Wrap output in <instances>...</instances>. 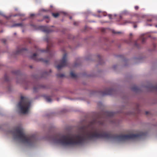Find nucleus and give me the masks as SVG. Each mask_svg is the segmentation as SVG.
I'll use <instances>...</instances> for the list:
<instances>
[{"label":"nucleus","instance_id":"obj_23","mask_svg":"<svg viewBox=\"0 0 157 157\" xmlns=\"http://www.w3.org/2000/svg\"><path fill=\"white\" fill-rule=\"evenodd\" d=\"M132 42V40L131 39H129L128 42H127L128 44H130Z\"/></svg>","mask_w":157,"mask_h":157},{"label":"nucleus","instance_id":"obj_29","mask_svg":"<svg viewBox=\"0 0 157 157\" xmlns=\"http://www.w3.org/2000/svg\"><path fill=\"white\" fill-rule=\"evenodd\" d=\"M49 17L48 16H45L44 17V18H48Z\"/></svg>","mask_w":157,"mask_h":157},{"label":"nucleus","instance_id":"obj_13","mask_svg":"<svg viewBox=\"0 0 157 157\" xmlns=\"http://www.w3.org/2000/svg\"><path fill=\"white\" fill-rule=\"evenodd\" d=\"M23 26V24L22 23H16L13 24L12 25L11 27H14L16 26H20L22 27Z\"/></svg>","mask_w":157,"mask_h":157},{"label":"nucleus","instance_id":"obj_39","mask_svg":"<svg viewBox=\"0 0 157 157\" xmlns=\"http://www.w3.org/2000/svg\"><path fill=\"white\" fill-rule=\"evenodd\" d=\"M101 16H100V15H98L97 16V17H101Z\"/></svg>","mask_w":157,"mask_h":157},{"label":"nucleus","instance_id":"obj_51","mask_svg":"<svg viewBox=\"0 0 157 157\" xmlns=\"http://www.w3.org/2000/svg\"><path fill=\"white\" fill-rule=\"evenodd\" d=\"M14 34V35H16V33H15Z\"/></svg>","mask_w":157,"mask_h":157},{"label":"nucleus","instance_id":"obj_24","mask_svg":"<svg viewBox=\"0 0 157 157\" xmlns=\"http://www.w3.org/2000/svg\"><path fill=\"white\" fill-rule=\"evenodd\" d=\"M2 41L3 43H5L6 42V40L5 39H3Z\"/></svg>","mask_w":157,"mask_h":157},{"label":"nucleus","instance_id":"obj_48","mask_svg":"<svg viewBox=\"0 0 157 157\" xmlns=\"http://www.w3.org/2000/svg\"><path fill=\"white\" fill-rule=\"evenodd\" d=\"M50 72H51V70H50Z\"/></svg>","mask_w":157,"mask_h":157},{"label":"nucleus","instance_id":"obj_7","mask_svg":"<svg viewBox=\"0 0 157 157\" xmlns=\"http://www.w3.org/2000/svg\"><path fill=\"white\" fill-rule=\"evenodd\" d=\"M115 90L113 89H107L106 90L102 93L103 96L105 95H111L114 94Z\"/></svg>","mask_w":157,"mask_h":157},{"label":"nucleus","instance_id":"obj_3","mask_svg":"<svg viewBox=\"0 0 157 157\" xmlns=\"http://www.w3.org/2000/svg\"><path fill=\"white\" fill-rule=\"evenodd\" d=\"M30 106V103L29 99L26 98L21 96V100L17 105L21 112L23 114H26L28 112Z\"/></svg>","mask_w":157,"mask_h":157},{"label":"nucleus","instance_id":"obj_30","mask_svg":"<svg viewBox=\"0 0 157 157\" xmlns=\"http://www.w3.org/2000/svg\"><path fill=\"white\" fill-rule=\"evenodd\" d=\"M34 16V14H31L30 15V16L31 17H32Z\"/></svg>","mask_w":157,"mask_h":157},{"label":"nucleus","instance_id":"obj_32","mask_svg":"<svg viewBox=\"0 0 157 157\" xmlns=\"http://www.w3.org/2000/svg\"><path fill=\"white\" fill-rule=\"evenodd\" d=\"M109 17L110 19H111V17H112L111 15H109Z\"/></svg>","mask_w":157,"mask_h":157},{"label":"nucleus","instance_id":"obj_1","mask_svg":"<svg viewBox=\"0 0 157 157\" xmlns=\"http://www.w3.org/2000/svg\"><path fill=\"white\" fill-rule=\"evenodd\" d=\"M96 123V120H94L88 125H83L80 127L79 134L74 137L67 135L59 136L56 134L53 136V140L55 143L63 146L68 147L82 144L86 140H93L102 138L113 139L120 141L129 140V135H118L102 132L98 129H94L93 125Z\"/></svg>","mask_w":157,"mask_h":157},{"label":"nucleus","instance_id":"obj_14","mask_svg":"<svg viewBox=\"0 0 157 157\" xmlns=\"http://www.w3.org/2000/svg\"><path fill=\"white\" fill-rule=\"evenodd\" d=\"M46 101L48 102H51L52 99L50 96H46L45 97Z\"/></svg>","mask_w":157,"mask_h":157},{"label":"nucleus","instance_id":"obj_9","mask_svg":"<svg viewBox=\"0 0 157 157\" xmlns=\"http://www.w3.org/2000/svg\"><path fill=\"white\" fill-rule=\"evenodd\" d=\"M105 115L109 117H111L114 115V113L112 112L107 111L105 113Z\"/></svg>","mask_w":157,"mask_h":157},{"label":"nucleus","instance_id":"obj_12","mask_svg":"<svg viewBox=\"0 0 157 157\" xmlns=\"http://www.w3.org/2000/svg\"><path fill=\"white\" fill-rule=\"evenodd\" d=\"M43 87V86L41 85H37L36 86H34L33 87V90L35 92H36L37 91V90L38 89L40 88Z\"/></svg>","mask_w":157,"mask_h":157},{"label":"nucleus","instance_id":"obj_33","mask_svg":"<svg viewBox=\"0 0 157 157\" xmlns=\"http://www.w3.org/2000/svg\"><path fill=\"white\" fill-rule=\"evenodd\" d=\"M133 27L134 28H136L137 27V25H134Z\"/></svg>","mask_w":157,"mask_h":157},{"label":"nucleus","instance_id":"obj_6","mask_svg":"<svg viewBox=\"0 0 157 157\" xmlns=\"http://www.w3.org/2000/svg\"><path fill=\"white\" fill-rule=\"evenodd\" d=\"M37 54L36 53H35L31 56V58L32 59L36 61H40L43 62L46 64L48 63L49 62V61L48 60H45L43 58L38 59L37 58Z\"/></svg>","mask_w":157,"mask_h":157},{"label":"nucleus","instance_id":"obj_10","mask_svg":"<svg viewBox=\"0 0 157 157\" xmlns=\"http://www.w3.org/2000/svg\"><path fill=\"white\" fill-rule=\"evenodd\" d=\"M26 50L25 48H22L21 49H18L15 52V54L18 55L21 54L23 51Z\"/></svg>","mask_w":157,"mask_h":157},{"label":"nucleus","instance_id":"obj_18","mask_svg":"<svg viewBox=\"0 0 157 157\" xmlns=\"http://www.w3.org/2000/svg\"><path fill=\"white\" fill-rule=\"evenodd\" d=\"M57 76L58 77L62 78L63 77L64 75L63 74H59L57 75Z\"/></svg>","mask_w":157,"mask_h":157},{"label":"nucleus","instance_id":"obj_17","mask_svg":"<svg viewBox=\"0 0 157 157\" xmlns=\"http://www.w3.org/2000/svg\"><path fill=\"white\" fill-rule=\"evenodd\" d=\"M132 23V22L130 21L129 20H125L124 21L123 23L122 24L123 25H125L127 23Z\"/></svg>","mask_w":157,"mask_h":157},{"label":"nucleus","instance_id":"obj_15","mask_svg":"<svg viewBox=\"0 0 157 157\" xmlns=\"http://www.w3.org/2000/svg\"><path fill=\"white\" fill-rule=\"evenodd\" d=\"M71 76L72 78H75L77 77V75L74 73L73 72H71L70 73Z\"/></svg>","mask_w":157,"mask_h":157},{"label":"nucleus","instance_id":"obj_45","mask_svg":"<svg viewBox=\"0 0 157 157\" xmlns=\"http://www.w3.org/2000/svg\"><path fill=\"white\" fill-rule=\"evenodd\" d=\"M98 57H99V58H100V56H98Z\"/></svg>","mask_w":157,"mask_h":157},{"label":"nucleus","instance_id":"obj_36","mask_svg":"<svg viewBox=\"0 0 157 157\" xmlns=\"http://www.w3.org/2000/svg\"><path fill=\"white\" fill-rule=\"evenodd\" d=\"M152 21V20L151 19L147 20V21Z\"/></svg>","mask_w":157,"mask_h":157},{"label":"nucleus","instance_id":"obj_44","mask_svg":"<svg viewBox=\"0 0 157 157\" xmlns=\"http://www.w3.org/2000/svg\"><path fill=\"white\" fill-rule=\"evenodd\" d=\"M71 18H72L71 17H70V19H71Z\"/></svg>","mask_w":157,"mask_h":157},{"label":"nucleus","instance_id":"obj_46","mask_svg":"<svg viewBox=\"0 0 157 157\" xmlns=\"http://www.w3.org/2000/svg\"><path fill=\"white\" fill-rule=\"evenodd\" d=\"M132 34H131H131H130V36H132Z\"/></svg>","mask_w":157,"mask_h":157},{"label":"nucleus","instance_id":"obj_31","mask_svg":"<svg viewBox=\"0 0 157 157\" xmlns=\"http://www.w3.org/2000/svg\"><path fill=\"white\" fill-rule=\"evenodd\" d=\"M105 29H104V28H103L101 29V31L102 32H104L105 31Z\"/></svg>","mask_w":157,"mask_h":157},{"label":"nucleus","instance_id":"obj_4","mask_svg":"<svg viewBox=\"0 0 157 157\" xmlns=\"http://www.w3.org/2000/svg\"><path fill=\"white\" fill-rule=\"evenodd\" d=\"M44 40L48 43L47 44V47L46 49V50H43V49H39L36 46L35 48L36 49V52H48L49 55V56L50 57H52L53 55V53L52 51L50 49V46L49 45V38L48 36H46V37L44 38Z\"/></svg>","mask_w":157,"mask_h":157},{"label":"nucleus","instance_id":"obj_5","mask_svg":"<svg viewBox=\"0 0 157 157\" xmlns=\"http://www.w3.org/2000/svg\"><path fill=\"white\" fill-rule=\"evenodd\" d=\"M67 57V54L65 53L63 56L62 59L60 60V63L56 67L58 70H60L62 68L67 66L68 63Z\"/></svg>","mask_w":157,"mask_h":157},{"label":"nucleus","instance_id":"obj_37","mask_svg":"<svg viewBox=\"0 0 157 157\" xmlns=\"http://www.w3.org/2000/svg\"><path fill=\"white\" fill-rule=\"evenodd\" d=\"M42 10L43 11H47V10H45L44 9H42Z\"/></svg>","mask_w":157,"mask_h":157},{"label":"nucleus","instance_id":"obj_25","mask_svg":"<svg viewBox=\"0 0 157 157\" xmlns=\"http://www.w3.org/2000/svg\"><path fill=\"white\" fill-rule=\"evenodd\" d=\"M103 14V16H106V13H103V12H102L101 13V14Z\"/></svg>","mask_w":157,"mask_h":157},{"label":"nucleus","instance_id":"obj_22","mask_svg":"<svg viewBox=\"0 0 157 157\" xmlns=\"http://www.w3.org/2000/svg\"><path fill=\"white\" fill-rule=\"evenodd\" d=\"M134 45L136 47H138V44H137V43H136V41L135 42V43H134Z\"/></svg>","mask_w":157,"mask_h":157},{"label":"nucleus","instance_id":"obj_47","mask_svg":"<svg viewBox=\"0 0 157 157\" xmlns=\"http://www.w3.org/2000/svg\"><path fill=\"white\" fill-rule=\"evenodd\" d=\"M155 27H157V25H155Z\"/></svg>","mask_w":157,"mask_h":157},{"label":"nucleus","instance_id":"obj_8","mask_svg":"<svg viewBox=\"0 0 157 157\" xmlns=\"http://www.w3.org/2000/svg\"><path fill=\"white\" fill-rule=\"evenodd\" d=\"M39 28L40 29L42 30L43 31L47 33L52 32L53 31L52 30L48 29L46 26H40Z\"/></svg>","mask_w":157,"mask_h":157},{"label":"nucleus","instance_id":"obj_35","mask_svg":"<svg viewBox=\"0 0 157 157\" xmlns=\"http://www.w3.org/2000/svg\"><path fill=\"white\" fill-rule=\"evenodd\" d=\"M145 113L146 115H147L148 114L149 112L147 111H146V112Z\"/></svg>","mask_w":157,"mask_h":157},{"label":"nucleus","instance_id":"obj_2","mask_svg":"<svg viewBox=\"0 0 157 157\" xmlns=\"http://www.w3.org/2000/svg\"><path fill=\"white\" fill-rule=\"evenodd\" d=\"M14 139L19 140L22 143L29 146L33 145L36 142V139L35 136H29L26 135L23 128L17 127L12 132Z\"/></svg>","mask_w":157,"mask_h":157},{"label":"nucleus","instance_id":"obj_43","mask_svg":"<svg viewBox=\"0 0 157 157\" xmlns=\"http://www.w3.org/2000/svg\"><path fill=\"white\" fill-rule=\"evenodd\" d=\"M121 18H122L121 16H120V18L121 19Z\"/></svg>","mask_w":157,"mask_h":157},{"label":"nucleus","instance_id":"obj_19","mask_svg":"<svg viewBox=\"0 0 157 157\" xmlns=\"http://www.w3.org/2000/svg\"><path fill=\"white\" fill-rule=\"evenodd\" d=\"M138 89V87L136 86H134L132 88V90L134 91H136Z\"/></svg>","mask_w":157,"mask_h":157},{"label":"nucleus","instance_id":"obj_11","mask_svg":"<svg viewBox=\"0 0 157 157\" xmlns=\"http://www.w3.org/2000/svg\"><path fill=\"white\" fill-rule=\"evenodd\" d=\"M150 89L151 91H157V84L155 86H150Z\"/></svg>","mask_w":157,"mask_h":157},{"label":"nucleus","instance_id":"obj_42","mask_svg":"<svg viewBox=\"0 0 157 157\" xmlns=\"http://www.w3.org/2000/svg\"><path fill=\"white\" fill-rule=\"evenodd\" d=\"M0 15H2V13L1 12H0Z\"/></svg>","mask_w":157,"mask_h":157},{"label":"nucleus","instance_id":"obj_27","mask_svg":"<svg viewBox=\"0 0 157 157\" xmlns=\"http://www.w3.org/2000/svg\"><path fill=\"white\" fill-rule=\"evenodd\" d=\"M74 25H77L78 24V23L77 22H74Z\"/></svg>","mask_w":157,"mask_h":157},{"label":"nucleus","instance_id":"obj_50","mask_svg":"<svg viewBox=\"0 0 157 157\" xmlns=\"http://www.w3.org/2000/svg\"><path fill=\"white\" fill-rule=\"evenodd\" d=\"M17 16V15H14V16Z\"/></svg>","mask_w":157,"mask_h":157},{"label":"nucleus","instance_id":"obj_16","mask_svg":"<svg viewBox=\"0 0 157 157\" xmlns=\"http://www.w3.org/2000/svg\"><path fill=\"white\" fill-rule=\"evenodd\" d=\"M52 15L54 17L56 18L59 15V14L58 13H52Z\"/></svg>","mask_w":157,"mask_h":157},{"label":"nucleus","instance_id":"obj_40","mask_svg":"<svg viewBox=\"0 0 157 157\" xmlns=\"http://www.w3.org/2000/svg\"><path fill=\"white\" fill-rule=\"evenodd\" d=\"M30 67L31 68H32V66H30Z\"/></svg>","mask_w":157,"mask_h":157},{"label":"nucleus","instance_id":"obj_28","mask_svg":"<svg viewBox=\"0 0 157 157\" xmlns=\"http://www.w3.org/2000/svg\"><path fill=\"white\" fill-rule=\"evenodd\" d=\"M113 33H117V34H119L121 33L120 32H115L114 31L113 32Z\"/></svg>","mask_w":157,"mask_h":157},{"label":"nucleus","instance_id":"obj_34","mask_svg":"<svg viewBox=\"0 0 157 157\" xmlns=\"http://www.w3.org/2000/svg\"><path fill=\"white\" fill-rule=\"evenodd\" d=\"M103 123V122H99V124H102Z\"/></svg>","mask_w":157,"mask_h":157},{"label":"nucleus","instance_id":"obj_26","mask_svg":"<svg viewBox=\"0 0 157 157\" xmlns=\"http://www.w3.org/2000/svg\"><path fill=\"white\" fill-rule=\"evenodd\" d=\"M135 9L136 10H137L139 9V7L137 6H135Z\"/></svg>","mask_w":157,"mask_h":157},{"label":"nucleus","instance_id":"obj_49","mask_svg":"<svg viewBox=\"0 0 157 157\" xmlns=\"http://www.w3.org/2000/svg\"><path fill=\"white\" fill-rule=\"evenodd\" d=\"M136 23V22H133V23L134 24V23Z\"/></svg>","mask_w":157,"mask_h":157},{"label":"nucleus","instance_id":"obj_20","mask_svg":"<svg viewBox=\"0 0 157 157\" xmlns=\"http://www.w3.org/2000/svg\"><path fill=\"white\" fill-rule=\"evenodd\" d=\"M146 40V38H145L144 37L142 38V43H144L145 42Z\"/></svg>","mask_w":157,"mask_h":157},{"label":"nucleus","instance_id":"obj_21","mask_svg":"<svg viewBox=\"0 0 157 157\" xmlns=\"http://www.w3.org/2000/svg\"><path fill=\"white\" fill-rule=\"evenodd\" d=\"M5 80L6 81H8V77L6 75H5Z\"/></svg>","mask_w":157,"mask_h":157},{"label":"nucleus","instance_id":"obj_41","mask_svg":"<svg viewBox=\"0 0 157 157\" xmlns=\"http://www.w3.org/2000/svg\"><path fill=\"white\" fill-rule=\"evenodd\" d=\"M98 13H101V11H100L98 10Z\"/></svg>","mask_w":157,"mask_h":157},{"label":"nucleus","instance_id":"obj_38","mask_svg":"<svg viewBox=\"0 0 157 157\" xmlns=\"http://www.w3.org/2000/svg\"><path fill=\"white\" fill-rule=\"evenodd\" d=\"M45 74H46L47 75H48V72H45Z\"/></svg>","mask_w":157,"mask_h":157}]
</instances>
